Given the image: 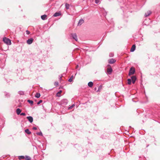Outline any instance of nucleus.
Returning <instances> with one entry per match:
<instances>
[{
	"mask_svg": "<svg viewBox=\"0 0 160 160\" xmlns=\"http://www.w3.org/2000/svg\"><path fill=\"white\" fill-rule=\"evenodd\" d=\"M68 103V100L66 99H63L61 101V103L64 105H66Z\"/></svg>",
	"mask_w": 160,
	"mask_h": 160,
	"instance_id": "obj_3",
	"label": "nucleus"
},
{
	"mask_svg": "<svg viewBox=\"0 0 160 160\" xmlns=\"http://www.w3.org/2000/svg\"><path fill=\"white\" fill-rule=\"evenodd\" d=\"M73 78V76L72 75L70 77V78L69 79L68 81L69 82H71L72 81V79Z\"/></svg>",
	"mask_w": 160,
	"mask_h": 160,
	"instance_id": "obj_20",
	"label": "nucleus"
},
{
	"mask_svg": "<svg viewBox=\"0 0 160 160\" xmlns=\"http://www.w3.org/2000/svg\"><path fill=\"white\" fill-rule=\"evenodd\" d=\"M75 106V105L74 104H72V105H71V106H70V107H69V108H68V109H71L72 108H73L74 106Z\"/></svg>",
	"mask_w": 160,
	"mask_h": 160,
	"instance_id": "obj_27",
	"label": "nucleus"
},
{
	"mask_svg": "<svg viewBox=\"0 0 160 160\" xmlns=\"http://www.w3.org/2000/svg\"><path fill=\"white\" fill-rule=\"evenodd\" d=\"M3 41L4 42L8 45H10L11 44V40L6 37L3 38Z\"/></svg>",
	"mask_w": 160,
	"mask_h": 160,
	"instance_id": "obj_1",
	"label": "nucleus"
},
{
	"mask_svg": "<svg viewBox=\"0 0 160 160\" xmlns=\"http://www.w3.org/2000/svg\"><path fill=\"white\" fill-rule=\"evenodd\" d=\"M21 112V110L20 109L18 108L16 110V112L17 113L18 115Z\"/></svg>",
	"mask_w": 160,
	"mask_h": 160,
	"instance_id": "obj_15",
	"label": "nucleus"
},
{
	"mask_svg": "<svg viewBox=\"0 0 160 160\" xmlns=\"http://www.w3.org/2000/svg\"><path fill=\"white\" fill-rule=\"evenodd\" d=\"M108 66H110V65H108Z\"/></svg>",
	"mask_w": 160,
	"mask_h": 160,
	"instance_id": "obj_38",
	"label": "nucleus"
},
{
	"mask_svg": "<svg viewBox=\"0 0 160 160\" xmlns=\"http://www.w3.org/2000/svg\"><path fill=\"white\" fill-rule=\"evenodd\" d=\"M61 92V91L60 92H58L57 93V94L58 93H60Z\"/></svg>",
	"mask_w": 160,
	"mask_h": 160,
	"instance_id": "obj_37",
	"label": "nucleus"
},
{
	"mask_svg": "<svg viewBox=\"0 0 160 160\" xmlns=\"http://www.w3.org/2000/svg\"><path fill=\"white\" fill-rule=\"evenodd\" d=\"M33 41V39L32 38H30L27 40V42L28 44H30L32 43Z\"/></svg>",
	"mask_w": 160,
	"mask_h": 160,
	"instance_id": "obj_5",
	"label": "nucleus"
},
{
	"mask_svg": "<svg viewBox=\"0 0 160 160\" xmlns=\"http://www.w3.org/2000/svg\"><path fill=\"white\" fill-rule=\"evenodd\" d=\"M25 131L26 133H27L28 134H30L31 133V132L29 131V130L28 129H27L25 130Z\"/></svg>",
	"mask_w": 160,
	"mask_h": 160,
	"instance_id": "obj_16",
	"label": "nucleus"
},
{
	"mask_svg": "<svg viewBox=\"0 0 160 160\" xmlns=\"http://www.w3.org/2000/svg\"><path fill=\"white\" fill-rule=\"evenodd\" d=\"M151 13V12L150 11H148L147 13L145 14V16L146 17L149 16Z\"/></svg>",
	"mask_w": 160,
	"mask_h": 160,
	"instance_id": "obj_13",
	"label": "nucleus"
},
{
	"mask_svg": "<svg viewBox=\"0 0 160 160\" xmlns=\"http://www.w3.org/2000/svg\"><path fill=\"white\" fill-rule=\"evenodd\" d=\"M40 96V94L39 93H37L35 95V97L37 98H39Z\"/></svg>",
	"mask_w": 160,
	"mask_h": 160,
	"instance_id": "obj_18",
	"label": "nucleus"
},
{
	"mask_svg": "<svg viewBox=\"0 0 160 160\" xmlns=\"http://www.w3.org/2000/svg\"><path fill=\"white\" fill-rule=\"evenodd\" d=\"M42 102V100H40L39 101L38 103H37V104L38 105L40 104L41 102Z\"/></svg>",
	"mask_w": 160,
	"mask_h": 160,
	"instance_id": "obj_30",
	"label": "nucleus"
},
{
	"mask_svg": "<svg viewBox=\"0 0 160 160\" xmlns=\"http://www.w3.org/2000/svg\"><path fill=\"white\" fill-rule=\"evenodd\" d=\"M28 102L29 103L31 104H33V101L32 100H28Z\"/></svg>",
	"mask_w": 160,
	"mask_h": 160,
	"instance_id": "obj_25",
	"label": "nucleus"
},
{
	"mask_svg": "<svg viewBox=\"0 0 160 160\" xmlns=\"http://www.w3.org/2000/svg\"><path fill=\"white\" fill-rule=\"evenodd\" d=\"M131 81H132V82L133 83H134L135 81H136V77L135 76H132L131 77Z\"/></svg>",
	"mask_w": 160,
	"mask_h": 160,
	"instance_id": "obj_8",
	"label": "nucleus"
},
{
	"mask_svg": "<svg viewBox=\"0 0 160 160\" xmlns=\"http://www.w3.org/2000/svg\"><path fill=\"white\" fill-rule=\"evenodd\" d=\"M61 14L60 12H56L53 15L54 17H57L60 16Z\"/></svg>",
	"mask_w": 160,
	"mask_h": 160,
	"instance_id": "obj_14",
	"label": "nucleus"
},
{
	"mask_svg": "<svg viewBox=\"0 0 160 160\" xmlns=\"http://www.w3.org/2000/svg\"><path fill=\"white\" fill-rule=\"evenodd\" d=\"M37 135H40V136H42V134L41 132H37Z\"/></svg>",
	"mask_w": 160,
	"mask_h": 160,
	"instance_id": "obj_26",
	"label": "nucleus"
},
{
	"mask_svg": "<svg viewBox=\"0 0 160 160\" xmlns=\"http://www.w3.org/2000/svg\"><path fill=\"white\" fill-rule=\"evenodd\" d=\"M116 61V60L113 58L110 59L108 60V63L110 64H113Z\"/></svg>",
	"mask_w": 160,
	"mask_h": 160,
	"instance_id": "obj_6",
	"label": "nucleus"
},
{
	"mask_svg": "<svg viewBox=\"0 0 160 160\" xmlns=\"http://www.w3.org/2000/svg\"><path fill=\"white\" fill-rule=\"evenodd\" d=\"M33 130H36L37 129V128L36 127H33L32 128Z\"/></svg>",
	"mask_w": 160,
	"mask_h": 160,
	"instance_id": "obj_33",
	"label": "nucleus"
},
{
	"mask_svg": "<svg viewBox=\"0 0 160 160\" xmlns=\"http://www.w3.org/2000/svg\"><path fill=\"white\" fill-rule=\"evenodd\" d=\"M6 97H8L10 95H9V94L8 93H7L6 95Z\"/></svg>",
	"mask_w": 160,
	"mask_h": 160,
	"instance_id": "obj_35",
	"label": "nucleus"
},
{
	"mask_svg": "<svg viewBox=\"0 0 160 160\" xmlns=\"http://www.w3.org/2000/svg\"><path fill=\"white\" fill-rule=\"evenodd\" d=\"M83 22L84 20L82 19H80L78 22V26H80Z\"/></svg>",
	"mask_w": 160,
	"mask_h": 160,
	"instance_id": "obj_10",
	"label": "nucleus"
},
{
	"mask_svg": "<svg viewBox=\"0 0 160 160\" xmlns=\"http://www.w3.org/2000/svg\"><path fill=\"white\" fill-rule=\"evenodd\" d=\"M136 46L135 45H133L131 48V49L130 51L131 52H133L135 49Z\"/></svg>",
	"mask_w": 160,
	"mask_h": 160,
	"instance_id": "obj_11",
	"label": "nucleus"
},
{
	"mask_svg": "<svg viewBox=\"0 0 160 160\" xmlns=\"http://www.w3.org/2000/svg\"><path fill=\"white\" fill-rule=\"evenodd\" d=\"M47 16L45 14L41 16V18L43 20H45L47 19Z\"/></svg>",
	"mask_w": 160,
	"mask_h": 160,
	"instance_id": "obj_12",
	"label": "nucleus"
},
{
	"mask_svg": "<svg viewBox=\"0 0 160 160\" xmlns=\"http://www.w3.org/2000/svg\"><path fill=\"white\" fill-rule=\"evenodd\" d=\"M71 35L73 39H74L76 41L78 40V38L77 35L76 33H72L71 34Z\"/></svg>",
	"mask_w": 160,
	"mask_h": 160,
	"instance_id": "obj_4",
	"label": "nucleus"
},
{
	"mask_svg": "<svg viewBox=\"0 0 160 160\" xmlns=\"http://www.w3.org/2000/svg\"><path fill=\"white\" fill-rule=\"evenodd\" d=\"M18 93L20 95H23L24 94V92L22 91H19Z\"/></svg>",
	"mask_w": 160,
	"mask_h": 160,
	"instance_id": "obj_23",
	"label": "nucleus"
},
{
	"mask_svg": "<svg viewBox=\"0 0 160 160\" xmlns=\"http://www.w3.org/2000/svg\"><path fill=\"white\" fill-rule=\"evenodd\" d=\"M135 72V68L133 67H132L130 69L128 75L129 76L131 75H132L134 74V72Z\"/></svg>",
	"mask_w": 160,
	"mask_h": 160,
	"instance_id": "obj_2",
	"label": "nucleus"
},
{
	"mask_svg": "<svg viewBox=\"0 0 160 160\" xmlns=\"http://www.w3.org/2000/svg\"><path fill=\"white\" fill-rule=\"evenodd\" d=\"M114 55V54L113 53H110V54H109V56L110 57H113Z\"/></svg>",
	"mask_w": 160,
	"mask_h": 160,
	"instance_id": "obj_29",
	"label": "nucleus"
},
{
	"mask_svg": "<svg viewBox=\"0 0 160 160\" xmlns=\"http://www.w3.org/2000/svg\"><path fill=\"white\" fill-rule=\"evenodd\" d=\"M131 79H128V83L129 85H130L131 83Z\"/></svg>",
	"mask_w": 160,
	"mask_h": 160,
	"instance_id": "obj_21",
	"label": "nucleus"
},
{
	"mask_svg": "<svg viewBox=\"0 0 160 160\" xmlns=\"http://www.w3.org/2000/svg\"><path fill=\"white\" fill-rule=\"evenodd\" d=\"M58 84V83L57 82H55V85H57Z\"/></svg>",
	"mask_w": 160,
	"mask_h": 160,
	"instance_id": "obj_34",
	"label": "nucleus"
},
{
	"mask_svg": "<svg viewBox=\"0 0 160 160\" xmlns=\"http://www.w3.org/2000/svg\"><path fill=\"white\" fill-rule=\"evenodd\" d=\"M94 1L96 4H99L100 2V0H95Z\"/></svg>",
	"mask_w": 160,
	"mask_h": 160,
	"instance_id": "obj_24",
	"label": "nucleus"
},
{
	"mask_svg": "<svg viewBox=\"0 0 160 160\" xmlns=\"http://www.w3.org/2000/svg\"><path fill=\"white\" fill-rule=\"evenodd\" d=\"M26 32L27 34L28 35H29L30 33V32L28 30H27L26 31Z\"/></svg>",
	"mask_w": 160,
	"mask_h": 160,
	"instance_id": "obj_32",
	"label": "nucleus"
},
{
	"mask_svg": "<svg viewBox=\"0 0 160 160\" xmlns=\"http://www.w3.org/2000/svg\"><path fill=\"white\" fill-rule=\"evenodd\" d=\"M88 86L90 87H92L93 85V83L92 82H90L88 83Z\"/></svg>",
	"mask_w": 160,
	"mask_h": 160,
	"instance_id": "obj_17",
	"label": "nucleus"
},
{
	"mask_svg": "<svg viewBox=\"0 0 160 160\" xmlns=\"http://www.w3.org/2000/svg\"><path fill=\"white\" fill-rule=\"evenodd\" d=\"M22 116H25L26 115V114L24 112H22L20 114Z\"/></svg>",
	"mask_w": 160,
	"mask_h": 160,
	"instance_id": "obj_31",
	"label": "nucleus"
},
{
	"mask_svg": "<svg viewBox=\"0 0 160 160\" xmlns=\"http://www.w3.org/2000/svg\"><path fill=\"white\" fill-rule=\"evenodd\" d=\"M25 158L26 160H30L31 159V158L28 156H26Z\"/></svg>",
	"mask_w": 160,
	"mask_h": 160,
	"instance_id": "obj_19",
	"label": "nucleus"
},
{
	"mask_svg": "<svg viewBox=\"0 0 160 160\" xmlns=\"http://www.w3.org/2000/svg\"><path fill=\"white\" fill-rule=\"evenodd\" d=\"M112 71V70L111 68H108L107 69V72L109 74H110Z\"/></svg>",
	"mask_w": 160,
	"mask_h": 160,
	"instance_id": "obj_9",
	"label": "nucleus"
},
{
	"mask_svg": "<svg viewBox=\"0 0 160 160\" xmlns=\"http://www.w3.org/2000/svg\"><path fill=\"white\" fill-rule=\"evenodd\" d=\"M24 158H25V157L23 156H20L19 157V159H24Z\"/></svg>",
	"mask_w": 160,
	"mask_h": 160,
	"instance_id": "obj_28",
	"label": "nucleus"
},
{
	"mask_svg": "<svg viewBox=\"0 0 160 160\" xmlns=\"http://www.w3.org/2000/svg\"><path fill=\"white\" fill-rule=\"evenodd\" d=\"M27 119L30 123H32L33 121V119L31 116H28L27 117Z\"/></svg>",
	"mask_w": 160,
	"mask_h": 160,
	"instance_id": "obj_7",
	"label": "nucleus"
},
{
	"mask_svg": "<svg viewBox=\"0 0 160 160\" xmlns=\"http://www.w3.org/2000/svg\"><path fill=\"white\" fill-rule=\"evenodd\" d=\"M62 76L60 77V78H59V79L60 80H61V78H62Z\"/></svg>",
	"mask_w": 160,
	"mask_h": 160,
	"instance_id": "obj_36",
	"label": "nucleus"
},
{
	"mask_svg": "<svg viewBox=\"0 0 160 160\" xmlns=\"http://www.w3.org/2000/svg\"><path fill=\"white\" fill-rule=\"evenodd\" d=\"M65 7L67 9H68L69 8V5L68 3H66Z\"/></svg>",
	"mask_w": 160,
	"mask_h": 160,
	"instance_id": "obj_22",
	"label": "nucleus"
}]
</instances>
